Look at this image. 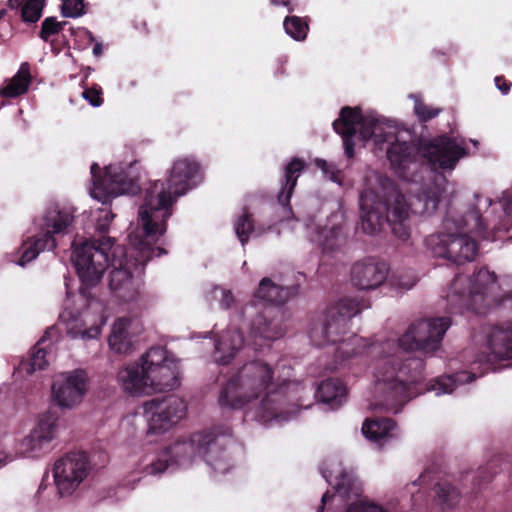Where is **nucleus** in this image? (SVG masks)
<instances>
[{"label":"nucleus","instance_id":"47","mask_svg":"<svg viewBox=\"0 0 512 512\" xmlns=\"http://www.w3.org/2000/svg\"><path fill=\"white\" fill-rule=\"evenodd\" d=\"M430 481V473L429 472H424L423 474H421L419 476V478L412 482V486H423V485H426L428 482Z\"/></svg>","mask_w":512,"mask_h":512},{"label":"nucleus","instance_id":"29","mask_svg":"<svg viewBox=\"0 0 512 512\" xmlns=\"http://www.w3.org/2000/svg\"><path fill=\"white\" fill-rule=\"evenodd\" d=\"M476 379L474 373L462 371L453 375L435 378L427 384V391H433L437 396L450 394L460 385L470 383Z\"/></svg>","mask_w":512,"mask_h":512},{"label":"nucleus","instance_id":"7","mask_svg":"<svg viewBox=\"0 0 512 512\" xmlns=\"http://www.w3.org/2000/svg\"><path fill=\"white\" fill-rule=\"evenodd\" d=\"M201 180L199 165L189 158H180L173 163L167 184L160 180L150 183L138 211L139 221L148 238L165 234L173 204Z\"/></svg>","mask_w":512,"mask_h":512},{"label":"nucleus","instance_id":"10","mask_svg":"<svg viewBox=\"0 0 512 512\" xmlns=\"http://www.w3.org/2000/svg\"><path fill=\"white\" fill-rule=\"evenodd\" d=\"M147 237L143 229V236L130 234V244L137 252V257L132 260L127 257L124 247L116 246L112 252V258L109 261V267L112 268L109 275V287L115 296L124 301L135 300L139 294L140 281L133 276V270H143L146 263L153 257H159L166 253L161 247H154L160 237Z\"/></svg>","mask_w":512,"mask_h":512},{"label":"nucleus","instance_id":"54","mask_svg":"<svg viewBox=\"0 0 512 512\" xmlns=\"http://www.w3.org/2000/svg\"><path fill=\"white\" fill-rule=\"evenodd\" d=\"M210 335V332L206 333L205 335H203L204 338H207V336Z\"/></svg>","mask_w":512,"mask_h":512},{"label":"nucleus","instance_id":"3","mask_svg":"<svg viewBox=\"0 0 512 512\" xmlns=\"http://www.w3.org/2000/svg\"><path fill=\"white\" fill-rule=\"evenodd\" d=\"M305 387L275 376L274 367L262 360L245 363L222 387L218 404L223 409H253L254 418L264 425L292 419L302 406Z\"/></svg>","mask_w":512,"mask_h":512},{"label":"nucleus","instance_id":"34","mask_svg":"<svg viewBox=\"0 0 512 512\" xmlns=\"http://www.w3.org/2000/svg\"><path fill=\"white\" fill-rule=\"evenodd\" d=\"M44 339H41L33 348L30 358L22 361L19 366V372L25 371L27 374H32L38 370H43L48 366L46 359V350L42 347Z\"/></svg>","mask_w":512,"mask_h":512},{"label":"nucleus","instance_id":"40","mask_svg":"<svg viewBox=\"0 0 512 512\" xmlns=\"http://www.w3.org/2000/svg\"><path fill=\"white\" fill-rule=\"evenodd\" d=\"M413 98L415 99L414 113L421 122L429 121L438 116L441 112V109L432 108L423 104L416 96H413Z\"/></svg>","mask_w":512,"mask_h":512},{"label":"nucleus","instance_id":"48","mask_svg":"<svg viewBox=\"0 0 512 512\" xmlns=\"http://www.w3.org/2000/svg\"><path fill=\"white\" fill-rule=\"evenodd\" d=\"M489 469V476L485 478L486 481L490 480L491 477L497 473V470L495 469V464L494 462L492 461L491 463L488 464V466L486 468H481V474H484L486 473V470Z\"/></svg>","mask_w":512,"mask_h":512},{"label":"nucleus","instance_id":"27","mask_svg":"<svg viewBox=\"0 0 512 512\" xmlns=\"http://www.w3.org/2000/svg\"><path fill=\"white\" fill-rule=\"evenodd\" d=\"M298 287H283L274 283L270 278H263L257 290L255 291V298L266 303L281 305L284 304L289 298L297 294Z\"/></svg>","mask_w":512,"mask_h":512},{"label":"nucleus","instance_id":"8","mask_svg":"<svg viewBox=\"0 0 512 512\" xmlns=\"http://www.w3.org/2000/svg\"><path fill=\"white\" fill-rule=\"evenodd\" d=\"M122 391L133 397L168 392L179 386V366L165 348L151 347L117 373Z\"/></svg>","mask_w":512,"mask_h":512},{"label":"nucleus","instance_id":"1","mask_svg":"<svg viewBox=\"0 0 512 512\" xmlns=\"http://www.w3.org/2000/svg\"><path fill=\"white\" fill-rule=\"evenodd\" d=\"M450 326L448 317L420 320L413 323L397 343L388 339L367 344L363 354L374 359L371 409L395 414L417 395L415 385L423 379L424 363L417 357H404L403 352L438 350Z\"/></svg>","mask_w":512,"mask_h":512},{"label":"nucleus","instance_id":"37","mask_svg":"<svg viewBox=\"0 0 512 512\" xmlns=\"http://www.w3.org/2000/svg\"><path fill=\"white\" fill-rule=\"evenodd\" d=\"M235 233L239 238L241 244L244 246L249 239L251 234L255 233L251 215L246 209L243 210L242 215L237 219L234 224Z\"/></svg>","mask_w":512,"mask_h":512},{"label":"nucleus","instance_id":"19","mask_svg":"<svg viewBox=\"0 0 512 512\" xmlns=\"http://www.w3.org/2000/svg\"><path fill=\"white\" fill-rule=\"evenodd\" d=\"M279 309L264 306L263 310L250 324L248 344L260 350L266 341H273L283 336L284 328L276 313Z\"/></svg>","mask_w":512,"mask_h":512},{"label":"nucleus","instance_id":"21","mask_svg":"<svg viewBox=\"0 0 512 512\" xmlns=\"http://www.w3.org/2000/svg\"><path fill=\"white\" fill-rule=\"evenodd\" d=\"M142 330L140 321L137 318H118L113 326L108 339L111 350L118 354H127L132 348V338Z\"/></svg>","mask_w":512,"mask_h":512},{"label":"nucleus","instance_id":"9","mask_svg":"<svg viewBox=\"0 0 512 512\" xmlns=\"http://www.w3.org/2000/svg\"><path fill=\"white\" fill-rule=\"evenodd\" d=\"M360 312L357 301L349 298L340 300L335 306L329 307L324 314L311 324L309 337L314 345L325 346L337 344L338 362L331 370L345 366V361L351 357L362 355L369 343L368 340L350 332L348 323Z\"/></svg>","mask_w":512,"mask_h":512},{"label":"nucleus","instance_id":"5","mask_svg":"<svg viewBox=\"0 0 512 512\" xmlns=\"http://www.w3.org/2000/svg\"><path fill=\"white\" fill-rule=\"evenodd\" d=\"M500 203L505 219L499 223L494 222L489 215L482 216L492 205V199L480 193L474 194L468 210L450 206L440 229L426 237L427 249L433 256L458 265L473 261L478 252L475 237L494 241V231L510 229L507 217L512 211V195L503 193Z\"/></svg>","mask_w":512,"mask_h":512},{"label":"nucleus","instance_id":"43","mask_svg":"<svg viewBox=\"0 0 512 512\" xmlns=\"http://www.w3.org/2000/svg\"><path fill=\"white\" fill-rule=\"evenodd\" d=\"M345 512H387V510L374 502L359 500L350 503Z\"/></svg>","mask_w":512,"mask_h":512},{"label":"nucleus","instance_id":"2","mask_svg":"<svg viewBox=\"0 0 512 512\" xmlns=\"http://www.w3.org/2000/svg\"><path fill=\"white\" fill-rule=\"evenodd\" d=\"M336 133L342 136L345 154L354 155L353 137L359 128V137L363 141L373 140L382 149L387 144V158L392 168L405 178V170L420 157L427 160L433 170L452 171L459 160L470 153L468 144L477 149L478 142L461 137L442 135L429 142H418L409 129L392 125L374 113L362 115L360 108L344 107L340 117L333 122Z\"/></svg>","mask_w":512,"mask_h":512},{"label":"nucleus","instance_id":"22","mask_svg":"<svg viewBox=\"0 0 512 512\" xmlns=\"http://www.w3.org/2000/svg\"><path fill=\"white\" fill-rule=\"evenodd\" d=\"M487 343L490 354L495 359H512V322L492 327Z\"/></svg>","mask_w":512,"mask_h":512},{"label":"nucleus","instance_id":"4","mask_svg":"<svg viewBox=\"0 0 512 512\" xmlns=\"http://www.w3.org/2000/svg\"><path fill=\"white\" fill-rule=\"evenodd\" d=\"M447 185L443 174H435L433 181L424 185L408 204L390 179L377 175L372 183L367 178L366 187L360 194L362 230L374 235L387 224L399 240L407 241L410 237V211L419 215L433 214Z\"/></svg>","mask_w":512,"mask_h":512},{"label":"nucleus","instance_id":"16","mask_svg":"<svg viewBox=\"0 0 512 512\" xmlns=\"http://www.w3.org/2000/svg\"><path fill=\"white\" fill-rule=\"evenodd\" d=\"M57 432V417L52 413L40 415L35 427L17 444V455L23 458H40L48 454L52 450V442Z\"/></svg>","mask_w":512,"mask_h":512},{"label":"nucleus","instance_id":"39","mask_svg":"<svg viewBox=\"0 0 512 512\" xmlns=\"http://www.w3.org/2000/svg\"><path fill=\"white\" fill-rule=\"evenodd\" d=\"M63 24L64 23L56 21L54 17L44 19L39 34L40 38L45 42L51 41V37L57 35L62 30Z\"/></svg>","mask_w":512,"mask_h":512},{"label":"nucleus","instance_id":"18","mask_svg":"<svg viewBox=\"0 0 512 512\" xmlns=\"http://www.w3.org/2000/svg\"><path fill=\"white\" fill-rule=\"evenodd\" d=\"M389 272V265L385 261L366 257L352 264L350 280L359 290H375L385 283Z\"/></svg>","mask_w":512,"mask_h":512},{"label":"nucleus","instance_id":"53","mask_svg":"<svg viewBox=\"0 0 512 512\" xmlns=\"http://www.w3.org/2000/svg\"><path fill=\"white\" fill-rule=\"evenodd\" d=\"M253 310H255L254 306H246L244 309V313L251 316L253 314Z\"/></svg>","mask_w":512,"mask_h":512},{"label":"nucleus","instance_id":"49","mask_svg":"<svg viewBox=\"0 0 512 512\" xmlns=\"http://www.w3.org/2000/svg\"><path fill=\"white\" fill-rule=\"evenodd\" d=\"M13 460L12 455H8L2 451H0V466L5 465L6 463Z\"/></svg>","mask_w":512,"mask_h":512},{"label":"nucleus","instance_id":"12","mask_svg":"<svg viewBox=\"0 0 512 512\" xmlns=\"http://www.w3.org/2000/svg\"><path fill=\"white\" fill-rule=\"evenodd\" d=\"M115 247L114 238L109 236L86 240L74 247L72 262L84 286L94 287L100 282Z\"/></svg>","mask_w":512,"mask_h":512},{"label":"nucleus","instance_id":"44","mask_svg":"<svg viewBox=\"0 0 512 512\" xmlns=\"http://www.w3.org/2000/svg\"><path fill=\"white\" fill-rule=\"evenodd\" d=\"M82 97L86 101H88L93 107H99L103 103L100 88L93 87L90 89H86L82 92Z\"/></svg>","mask_w":512,"mask_h":512},{"label":"nucleus","instance_id":"36","mask_svg":"<svg viewBox=\"0 0 512 512\" xmlns=\"http://www.w3.org/2000/svg\"><path fill=\"white\" fill-rule=\"evenodd\" d=\"M285 32L294 40H304L308 32V23L297 16L286 17L283 22Z\"/></svg>","mask_w":512,"mask_h":512},{"label":"nucleus","instance_id":"17","mask_svg":"<svg viewBox=\"0 0 512 512\" xmlns=\"http://www.w3.org/2000/svg\"><path fill=\"white\" fill-rule=\"evenodd\" d=\"M87 390V373L82 369H75L55 376L51 397L60 408L73 409L82 402Z\"/></svg>","mask_w":512,"mask_h":512},{"label":"nucleus","instance_id":"38","mask_svg":"<svg viewBox=\"0 0 512 512\" xmlns=\"http://www.w3.org/2000/svg\"><path fill=\"white\" fill-rule=\"evenodd\" d=\"M314 163L323 172L326 178L341 185L343 179L342 172L333 163H328L326 160L320 158H316Z\"/></svg>","mask_w":512,"mask_h":512},{"label":"nucleus","instance_id":"28","mask_svg":"<svg viewBox=\"0 0 512 512\" xmlns=\"http://www.w3.org/2000/svg\"><path fill=\"white\" fill-rule=\"evenodd\" d=\"M73 214L68 209H60L58 206L50 207L43 216V235L62 234L73 222Z\"/></svg>","mask_w":512,"mask_h":512},{"label":"nucleus","instance_id":"35","mask_svg":"<svg viewBox=\"0 0 512 512\" xmlns=\"http://www.w3.org/2000/svg\"><path fill=\"white\" fill-rule=\"evenodd\" d=\"M435 491L437 501L442 508L454 507L459 502V491L448 482L438 483Z\"/></svg>","mask_w":512,"mask_h":512},{"label":"nucleus","instance_id":"30","mask_svg":"<svg viewBox=\"0 0 512 512\" xmlns=\"http://www.w3.org/2000/svg\"><path fill=\"white\" fill-rule=\"evenodd\" d=\"M319 399L332 409L339 408L346 400L347 388L339 380L327 379L321 382L317 389Z\"/></svg>","mask_w":512,"mask_h":512},{"label":"nucleus","instance_id":"52","mask_svg":"<svg viewBox=\"0 0 512 512\" xmlns=\"http://www.w3.org/2000/svg\"><path fill=\"white\" fill-rule=\"evenodd\" d=\"M102 53V47L100 44H96L93 48V54L99 56Z\"/></svg>","mask_w":512,"mask_h":512},{"label":"nucleus","instance_id":"11","mask_svg":"<svg viewBox=\"0 0 512 512\" xmlns=\"http://www.w3.org/2000/svg\"><path fill=\"white\" fill-rule=\"evenodd\" d=\"M99 171L98 164L93 163L91 165L93 186L90 189V195L104 205L96 211L94 217L96 230L106 232L114 218V214L106 206L107 202L118 195L136 194L140 187L136 176L132 173L131 165H109L105 167L103 177L98 174Z\"/></svg>","mask_w":512,"mask_h":512},{"label":"nucleus","instance_id":"42","mask_svg":"<svg viewBox=\"0 0 512 512\" xmlns=\"http://www.w3.org/2000/svg\"><path fill=\"white\" fill-rule=\"evenodd\" d=\"M83 10L84 0H62L61 12L64 17H79Z\"/></svg>","mask_w":512,"mask_h":512},{"label":"nucleus","instance_id":"13","mask_svg":"<svg viewBox=\"0 0 512 512\" xmlns=\"http://www.w3.org/2000/svg\"><path fill=\"white\" fill-rule=\"evenodd\" d=\"M90 468L89 456L83 451H72L57 459L52 472L58 494L71 496L87 478Z\"/></svg>","mask_w":512,"mask_h":512},{"label":"nucleus","instance_id":"6","mask_svg":"<svg viewBox=\"0 0 512 512\" xmlns=\"http://www.w3.org/2000/svg\"><path fill=\"white\" fill-rule=\"evenodd\" d=\"M231 443L229 427H213L173 442L145 464L141 472L157 476L168 469L188 468L201 457L214 473L225 474L232 467L231 457L225 452Z\"/></svg>","mask_w":512,"mask_h":512},{"label":"nucleus","instance_id":"15","mask_svg":"<svg viewBox=\"0 0 512 512\" xmlns=\"http://www.w3.org/2000/svg\"><path fill=\"white\" fill-rule=\"evenodd\" d=\"M147 434H161L177 424L186 413L185 402L177 396L152 399L143 404Z\"/></svg>","mask_w":512,"mask_h":512},{"label":"nucleus","instance_id":"32","mask_svg":"<svg viewBox=\"0 0 512 512\" xmlns=\"http://www.w3.org/2000/svg\"><path fill=\"white\" fill-rule=\"evenodd\" d=\"M55 247L56 241L51 235L37 237L33 242H24L18 265L25 266L27 263L34 260L41 251L52 250Z\"/></svg>","mask_w":512,"mask_h":512},{"label":"nucleus","instance_id":"26","mask_svg":"<svg viewBox=\"0 0 512 512\" xmlns=\"http://www.w3.org/2000/svg\"><path fill=\"white\" fill-rule=\"evenodd\" d=\"M243 343V337L238 331L226 330L215 341V362L221 365L228 364L242 348Z\"/></svg>","mask_w":512,"mask_h":512},{"label":"nucleus","instance_id":"24","mask_svg":"<svg viewBox=\"0 0 512 512\" xmlns=\"http://www.w3.org/2000/svg\"><path fill=\"white\" fill-rule=\"evenodd\" d=\"M363 435L379 447L398 436L396 423L388 418L366 419L362 426Z\"/></svg>","mask_w":512,"mask_h":512},{"label":"nucleus","instance_id":"20","mask_svg":"<svg viewBox=\"0 0 512 512\" xmlns=\"http://www.w3.org/2000/svg\"><path fill=\"white\" fill-rule=\"evenodd\" d=\"M59 317L66 325L67 334L73 339L82 340L98 338L106 322L103 316L96 318L88 310L75 314L67 307Z\"/></svg>","mask_w":512,"mask_h":512},{"label":"nucleus","instance_id":"25","mask_svg":"<svg viewBox=\"0 0 512 512\" xmlns=\"http://www.w3.org/2000/svg\"><path fill=\"white\" fill-rule=\"evenodd\" d=\"M303 169L304 162L298 158H294L293 160H291L285 167V183L282 184L281 191L277 196L278 203L283 208V217L285 219H287L289 215L292 213L289 202L293 194L294 188L297 184V179L299 178Z\"/></svg>","mask_w":512,"mask_h":512},{"label":"nucleus","instance_id":"46","mask_svg":"<svg viewBox=\"0 0 512 512\" xmlns=\"http://www.w3.org/2000/svg\"><path fill=\"white\" fill-rule=\"evenodd\" d=\"M496 87L503 93L507 94L510 91L511 83L506 81L502 76L495 77Z\"/></svg>","mask_w":512,"mask_h":512},{"label":"nucleus","instance_id":"41","mask_svg":"<svg viewBox=\"0 0 512 512\" xmlns=\"http://www.w3.org/2000/svg\"><path fill=\"white\" fill-rule=\"evenodd\" d=\"M417 282L413 275L394 274L390 280V285L399 292L410 290Z\"/></svg>","mask_w":512,"mask_h":512},{"label":"nucleus","instance_id":"31","mask_svg":"<svg viewBox=\"0 0 512 512\" xmlns=\"http://www.w3.org/2000/svg\"><path fill=\"white\" fill-rule=\"evenodd\" d=\"M31 83L30 66L27 62L20 65L18 72L0 89V95L8 98L20 96L28 90Z\"/></svg>","mask_w":512,"mask_h":512},{"label":"nucleus","instance_id":"50","mask_svg":"<svg viewBox=\"0 0 512 512\" xmlns=\"http://www.w3.org/2000/svg\"><path fill=\"white\" fill-rule=\"evenodd\" d=\"M423 495H424V493L420 490L416 494L412 493L411 501H412L413 506L416 507L419 505L418 502L422 498Z\"/></svg>","mask_w":512,"mask_h":512},{"label":"nucleus","instance_id":"51","mask_svg":"<svg viewBox=\"0 0 512 512\" xmlns=\"http://www.w3.org/2000/svg\"><path fill=\"white\" fill-rule=\"evenodd\" d=\"M274 5L288 6L289 0H270Z\"/></svg>","mask_w":512,"mask_h":512},{"label":"nucleus","instance_id":"23","mask_svg":"<svg viewBox=\"0 0 512 512\" xmlns=\"http://www.w3.org/2000/svg\"><path fill=\"white\" fill-rule=\"evenodd\" d=\"M305 229L309 241L323 250H333L340 243L341 227L339 225L322 227L313 218H309L305 223Z\"/></svg>","mask_w":512,"mask_h":512},{"label":"nucleus","instance_id":"33","mask_svg":"<svg viewBox=\"0 0 512 512\" xmlns=\"http://www.w3.org/2000/svg\"><path fill=\"white\" fill-rule=\"evenodd\" d=\"M21 5L22 20L26 23H35L41 18L45 0H9L12 9Z\"/></svg>","mask_w":512,"mask_h":512},{"label":"nucleus","instance_id":"14","mask_svg":"<svg viewBox=\"0 0 512 512\" xmlns=\"http://www.w3.org/2000/svg\"><path fill=\"white\" fill-rule=\"evenodd\" d=\"M320 472L328 484L333 486L335 492L330 495L329 491L322 496V507L318 512H323L324 507L331 500L333 503H341L358 498L362 488L352 473L343 469L342 463L337 456L327 459L320 467Z\"/></svg>","mask_w":512,"mask_h":512},{"label":"nucleus","instance_id":"45","mask_svg":"<svg viewBox=\"0 0 512 512\" xmlns=\"http://www.w3.org/2000/svg\"><path fill=\"white\" fill-rule=\"evenodd\" d=\"M214 297H220V306L223 309H229L234 301L232 293L222 288H216L214 290Z\"/></svg>","mask_w":512,"mask_h":512}]
</instances>
